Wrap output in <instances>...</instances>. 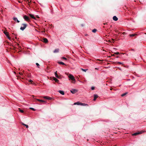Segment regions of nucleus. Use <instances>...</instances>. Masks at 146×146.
Returning <instances> with one entry per match:
<instances>
[{"label":"nucleus","mask_w":146,"mask_h":146,"mask_svg":"<svg viewBox=\"0 0 146 146\" xmlns=\"http://www.w3.org/2000/svg\"><path fill=\"white\" fill-rule=\"evenodd\" d=\"M68 77L70 78V79L72 81V82L73 83H75L76 82V80L74 78V76L71 74H70L68 76Z\"/></svg>","instance_id":"1"},{"label":"nucleus","mask_w":146,"mask_h":146,"mask_svg":"<svg viewBox=\"0 0 146 146\" xmlns=\"http://www.w3.org/2000/svg\"><path fill=\"white\" fill-rule=\"evenodd\" d=\"M27 26V25L25 24H23L20 27V30L22 31H23Z\"/></svg>","instance_id":"2"},{"label":"nucleus","mask_w":146,"mask_h":146,"mask_svg":"<svg viewBox=\"0 0 146 146\" xmlns=\"http://www.w3.org/2000/svg\"><path fill=\"white\" fill-rule=\"evenodd\" d=\"M35 99L40 102V104L42 103H46V102L43 100L37 99Z\"/></svg>","instance_id":"3"},{"label":"nucleus","mask_w":146,"mask_h":146,"mask_svg":"<svg viewBox=\"0 0 146 146\" xmlns=\"http://www.w3.org/2000/svg\"><path fill=\"white\" fill-rule=\"evenodd\" d=\"M23 18L27 21H29L30 20L29 18L26 15H25L23 16Z\"/></svg>","instance_id":"4"},{"label":"nucleus","mask_w":146,"mask_h":146,"mask_svg":"<svg viewBox=\"0 0 146 146\" xmlns=\"http://www.w3.org/2000/svg\"><path fill=\"white\" fill-rule=\"evenodd\" d=\"M78 90L75 89H72L70 90V92L72 94H75L78 92Z\"/></svg>","instance_id":"5"},{"label":"nucleus","mask_w":146,"mask_h":146,"mask_svg":"<svg viewBox=\"0 0 146 146\" xmlns=\"http://www.w3.org/2000/svg\"><path fill=\"white\" fill-rule=\"evenodd\" d=\"M4 33L5 35L7 36V38L9 39V35L8 33L6 31H4Z\"/></svg>","instance_id":"6"},{"label":"nucleus","mask_w":146,"mask_h":146,"mask_svg":"<svg viewBox=\"0 0 146 146\" xmlns=\"http://www.w3.org/2000/svg\"><path fill=\"white\" fill-rule=\"evenodd\" d=\"M43 98L45 99H47L48 100H52V98L51 97H49L48 96H44L43 97Z\"/></svg>","instance_id":"7"},{"label":"nucleus","mask_w":146,"mask_h":146,"mask_svg":"<svg viewBox=\"0 0 146 146\" xmlns=\"http://www.w3.org/2000/svg\"><path fill=\"white\" fill-rule=\"evenodd\" d=\"M13 20L15 22H17L18 23H19L20 22L18 20L17 18L16 17H14L13 18Z\"/></svg>","instance_id":"8"},{"label":"nucleus","mask_w":146,"mask_h":146,"mask_svg":"<svg viewBox=\"0 0 146 146\" xmlns=\"http://www.w3.org/2000/svg\"><path fill=\"white\" fill-rule=\"evenodd\" d=\"M29 15L32 18H33V19H36V18L34 17V16L32 14H29Z\"/></svg>","instance_id":"9"},{"label":"nucleus","mask_w":146,"mask_h":146,"mask_svg":"<svg viewBox=\"0 0 146 146\" xmlns=\"http://www.w3.org/2000/svg\"><path fill=\"white\" fill-rule=\"evenodd\" d=\"M145 132V131H140L139 132H136L137 134V135L140 134H141L144 133Z\"/></svg>","instance_id":"10"},{"label":"nucleus","mask_w":146,"mask_h":146,"mask_svg":"<svg viewBox=\"0 0 146 146\" xmlns=\"http://www.w3.org/2000/svg\"><path fill=\"white\" fill-rule=\"evenodd\" d=\"M98 97V96L96 94H95L94 95V101H95L96 100L97 98Z\"/></svg>","instance_id":"11"},{"label":"nucleus","mask_w":146,"mask_h":146,"mask_svg":"<svg viewBox=\"0 0 146 146\" xmlns=\"http://www.w3.org/2000/svg\"><path fill=\"white\" fill-rule=\"evenodd\" d=\"M113 19L115 21H117L118 20V18L116 16H113Z\"/></svg>","instance_id":"12"},{"label":"nucleus","mask_w":146,"mask_h":146,"mask_svg":"<svg viewBox=\"0 0 146 146\" xmlns=\"http://www.w3.org/2000/svg\"><path fill=\"white\" fill-rule=\"evenodd\" d=\"M43 41L45 43H47L48 42V40L46 38H44L43 39Z\"/></svg>","instance_id":"13"},{"label":"nucleus","mask_w":146,"mask_h":146,"mask_svg":"<svg viewBox=\"0 0 146 146\" xmlns=\"http://www.w3.org/2000/svg\"><path fill=\"white\" fill-rule=\"evenodd\" d=\"M58 92L61 94L64 95V92L62 90H59Z\"/></svg>","instance_id":"14"},{"label":"nucleus","mask_w":146,"mask_h":146,"mask_svg":"<svg viewBox=\"0 0 146 146\" xmlns=\"http://www.w3.org/2000/svg\"><path fill=\"white\" fill-rule=\"evenodd\" d=\"M81 103H80L79 102H75L74 103V105H81Z\"/></svg>","instance_id":"15"},{"label":"nucleus","mask_w":146,"mask_h":146,"mask_svg":"<svg viewBox=\"0 0 146 146\" xmlns=\"http://www.w3.org/2000/svg\"><path fill=\"white\" fill-rule=\"evenodd\" d=\"M53 79L56 82H58L59 81V80L55 77H53Z\"/></svg>","instance_id":"16"},{"label":"nucleus","mask_w":146,"mask_h":146,"mask_svg":"<svg viewBox=\"0 0 146 146\" xmlns=\"http://www.w3.org/2000/svg\"><path fill=\"white\" fill-rule=\"evenodd\" d=\"M59 50L58 49H56L54 50V51H53V52L54 53L58 52H59Z\"/></svg>","instance_id":"17"},{"label":"nucleus","mask_w":146,"mask_h":146,"mask_svg":"<svg viewBox=\"0 0 146 146\" xmlns=\"http://www.w3.org/2000/svg\"><path fill=\"white\" fill-rule=\"evenodd\" d=\"M81 105L84 106H88V105L85 103H81Z\"/></svg>","instance_id":"18"},{"label":"nucleus","mask_w":146,"mask_h":146,"mask_svg":"<svg viewBox=\"0 0 146 146\" xmlns=\"http://www.w3.org/2000/svg\"><path fill=\"white\" fill-rule=\"evenodd\" d=\"M55 76L56 78H59V76L57 74V71H56V72H55Z\"/></svg>","instance_id":"19"},{"label":"nucleus","mask_w":146,"mask_h":146,"mask_svg":"<svg viewBox=\"0 0 146 146\" xmlns=\"http://www.w3.org/2000/svg\"><path fill=\"white\" fill-rule=\"evenodd\" d=\"M58 63L59 64H62V65H65V64L63 62H58Z\"/></svg>","instance_id":"20"},{"label":"nucleus","mask_w":146,"mask_h":146,"mask_svg":"<svg viewBox=\"0 0 146 146\" xmlns=\"http://www.w3.org/2000/svg\"><path fill=\"white\" fill-rule=\"evenodd\" d=\"M136 34H132L129 35V36L131 37L134 36Z\"/></svg>","instance_id":"21"},{"label":"nucleus","mask_w":146,"mask_h":146,"mask_svg":"<svg viewBox=\"0 0 146 146\" xmlns=\"http://www.w3.org/2000/svg\"><path fill=\"white\" fill-rule=\"evenodd\" d=\"M96 31H97V30L96 29H94L92 30V31L93 32L95 33L96 32Z\"/></svg>","instance_id":"22"},{"label":"nucleus","mask_w":146,"mask_h":146,"mask_svg":"<svg viewBox=\"0 0 146 146\" xmlns=\"http://www.w3.org/2000/svg\"><path fill=\"white\" fill-rule=\"evenodd\" d=\"M117 64H122L123 63L122 62H116Z\"/></svg>","instance_id":"23"},{"label":"nucleus","mask_w":146,"mask_h":146,"mask_svg":"<svg viewBox=\"0 0 146 146\" xmlns=\"http://www.w3.org/2000/svg\"><path fill=\"white\" fill-rule=\"evenodd\" d=\"M61 58L62 59L66 60H67V59L66 58H65V57H62Z\"/></svg>","instance_id":"24"},{"label":"nucleus","mask_w":146,"mask_h":146,"mask_svg":"<svg viewBox=\"0 0 146 146\" xmlns=\"http://www.w3.org/2000/svg\"><path fill=\"white\" fill-rule=\"evenodd\" d=\"M127 93H125L123 94H122L121 95V96L122 97L124 96H125L126 94H127Z\"/></svg>","instance_id":"25"},{"label":"nucleus","mask_w":146,"mask_h":146,"mask_svg":"<svg viewBox=\"0 0 146 146\" xmlns=\"http://www.w3.org/2000/svg\"><path fill=\"white\" fill-rule=\"evenodd\" d=\"M81 70L85 72H86L87 70V69H84L83 68H81Z\"/></svg>","instance_id":"26"},{"label":"nucleus","mask_w":146,"mask_h":146,"mask_svg":"<svg viewBox=\"0 0 146 146\" xmlns=\"http://www.w3.org/2000/svg\"><path fill=\"white\" fill-rule=\"evenodd\" d=\"M20 112L23 113L24 112V110H19Z\"/></svg>","instance_id":"27"},{"label":"nucleus","mask_w":146,"mask_h":146,"mask_svg":"<svg viewBox=\"0 0 146 146\" xmlns=\"http://www.w3.org/2000/svg\"><path fill=\"white\" fill-rule=\"evenodd\" d=\"M115 54H117V55H118L119 54V53L118 52H116L115 53Z\"/></svg>","instance_id":"28"},{"label":"nucleus","mask_w":146,"mask_h":146,"mask_svg":"<svg viewBox=\"0 0 146 146\" xmlns=\"http://www.w3.org/2000/svg\"><path fill=\"white\" fill-rule=\"evenodd\" d=\"M133 135H137L136 132V133H134L133 134Z\"/></svg>","instance_id":"29"},{"label":"nucleus","mask_w":146,"mask_h":146,"mask_svg":"<svg viewBox=\"0 0 146 146\" xmlns=\"http://www.w3.org/2000/svg\"><path fill=\"white\" fill-rule=\"evenodd\" d=\"M26 1H27L29 3H30L31 2V1H29V0H26Z\"/></svg>","instance_id":"30"},{"label":"nucleus","mask_w":146,"mask_h":146,"mask_svg":"<svg viewBox=\"0 0 146 146\" xmlns=\"http://www.w3.org/2000/svg\"><path fill=\"white\" fill-rule=\"evenodd\" d=\"M25 126H26V128H28L29 127L26 124L25 125Z\"/></svg>","instance_id":"31"},{"label":"nucleus","mask_w":146,"mask_h":146,"mask_svg":"<svg viewBox=\"0 0 146 146\" xmlns=\"http://www.w3.org/2000/svg\"><path fill=\"white\" fill-rule=\"evenodd\" d=\"M91 89L92 90H94V87H92L91 88Z\"/></svg>","instance_id":"32"},{"label":"nucleus","mask_w":146,"mask_h":146,"mask_svg":"<svg viewBox=\"0 0 146 146\" xmlns=\"http://www.w3.org/2000/svg\"><path fill=\"white\" fill-rule=\"evenodd\" d=\"M36 64L38 66L39 65V64L38 63H36Z\"/></svg>","instance_id":"33"},{"label":"nucleus","mask_w":146,"mask_h":146,"mask_svg":"<svg viewBox=\"0 0 146 146\" xmlns=\"http://www.w3.org/2000/svg\"><path fill=\"white\" fill-rule=\"evenodd\" d=\"M21 124L23 125H24L25 126V125L26 124H24L23 123H21Z\"/></svg>","instance_id":"34"},{"label":"nucleus","mask_w":146,"mask_h":146,"mask_svg":"<svg viewBox=\"0 0 146 146\" xmlns=\"http://www.w3.org/2000/svg\"><path fill=\"white\" fill-rule=\"evenodd\" d=\"M21 124L23 125H24L25 126V125L26 124H24L23 123H21Z\"/></svg>","instance_id":"35"},{"label":"nucleus","mask_w":146,"mask_h":146,"mask_svg":"<svg viewBox=\"0 0 146 146\" xmlns=\"http://www.w3.org/2000/svg\"><path fill=\"white\" fill-rule=\"evenodd\" d=\"M29 82H32V80H29Z\"/></svg>","instance_id":"36"},{"label":"nucleus","mask_w":146,"mask_h":146,"mask_svg":"<svg viewBox=\"0 0 146 146\" xmlns=\"http://www.w3.org/2000/svg\"><path fill=\"white\" fill-rule=\"evenodd\" d=\"M30 109L31 110H35L33 108H30Z\"/></svg>","instance_id":"37"},{"label":"nucleus","mask_w":146,"mask_h":146,"mask_svg":"<svg viewBox=\"0 0 146 146\" xmlns=\"http://www.w3.org/2000/svg\"><path fill=\"white\" fill-rule=\"evenodd\" d=\"M95 69H98V68H95Z\"/></svg>","instance_id":"38"},{"label":"nucleus","mask_w":146,"mask_h":146,"mask_svg":"<svg viewBox=\"0 0 146 146\" xmlns=\"http://www.w3.org/2000/svg\"><path fill=\"white\" fill-rule=\"evenodd\" d=\"M18 110H21V109H20V108H19L18 109Z\"/></svg>","instance_id":"39"},{"label":"nucleus","mask_w":146,"mask_h":146,"mask_svg":"<svg viewBox=\"0 0 146 146\" xmlns=\"http://www.w3.org/2000/svg\"><path fill=\"white\" fill-rule=\"evenodd\" d=\"M104 25H105V24H106V23H104Z\"/></svg>","instance_id":"40"},{"label":"nucleus","mask_w":146,"mask_h":146,"mask_svg":"<svg viewBox=\"0 0 146 146\" xmlns=\"http://www.w3.org/2000/svg\"><path fill=\"white\" fill-rule=\"evenodd\" d=\"M113 56H114V54H113Z\"/></svg>","instance_id":"41"},{"label":"nucleus","mask_w":146,"mask_h":146,"mask_svg":"<svg viewBox=\"0 0 146 146\" xmlns=\"http://www.w3.org/2000/svg\"><path fill=\"white\" fill-rule=\"evenodd\" d=\"M19 74H21V73H19Z\"/></svg>","instance_id":"42"},{"label":"nucleus","mask_w":146,"mask_h":146,"mask_svg":"<svg viewBox=\"0 0 146 146\" xmlns=\"http://www.w3.org/2000/svg\"><path fill=\"white\" fill-rule=\"evenodd\" d=\"M24 0V1H26V0Z\"/></svg>","instance_id":"43"}]
</instances>
